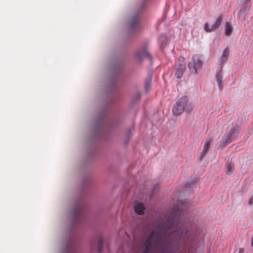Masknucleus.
Listing matches in <instances>:
<instances>
[{
	"label": "nucleus",
	"instance_id": "21",
	"mask_svg": "<svg viewBox=\"0 0 253 253\" xmlns=\"http://www.w3.org/2000/svg\"><path fill=\"white\" fill-rule=\"evenodd\" d=\"M166 39V37L165 35H162L161 37H160V40H165Z\"/></svg>",
	"mask_w": 253,
	"mask_h": 253
},
{
	"label": "nucleus",
	"instance_id": "6",
	"mask_svg": "<svg viewBox=\"0 0 253 253\" xmlns=\"http://www.w3.org/2000/svg\"><path fill=\"white\" fill-rule=\"evenodd\" d=\"M84 207L81 203H78L74 208L73 216L75 222H77L83 215Z\"/></svg>",
	"mask_w": 253,
	"mask_h": 253
},
{
	"label": "nucleus",
	"instance_id": "9",
	"mask_svg": "<svg viewBox=\"0 0 253 253\" xmlns=\"http://www.w3.org/2000/svg\"><path fill=\"white\" fill-rule=\"evenodd\" d=\"M144 209L145 208L144 205L141 203H137L134 206V211L135 212L140 215L143 214Z\"/></svg>",
	"mask_w": 253,
	"mask_h": 253
},
{
	"label": "nucleus",
	"instance_id": "20",
	"mask_svg": "<svg viewBox=\"0 0 253 253\" xmlns=\"http://www.w3.org/2000/svg\"><path fill=\"white\" fill-rule=\"evenodd\" d=\"M244 251V249L242 248H240L238 251V253H243Z\"/></svg>",
	"mask_w": 253,
	"mask_h": 253
},
{
	"label": "nucleus",
	"instance_id": "13",
	"mask_svg": "<svg viewBox=\"0 0 253 253\" xmlns=\"http://www.w3.org/2000/svg\"><path fill=\"white\" fill-rule=\"evenodd\" d=\"M216 80L218 84V86L219 88H221L222 87V75L221 72L217 73L216 76Z\"/></svg>",
	"mask_w": 253,
	"mask_h": 253
},
{
	"label": "nucleus",
	"instance_id": "1",
	"mask_svg": "<svg viewBox=\"0 0 253 253\" xmlns=\"http://www.w3.org/2000/svg\"><path fill=\"white\" fill-rule=\"evenodd\" d=\"M186 209V204L180 203L165 215V219L147 224L144 228V237H185L189 232V224L184 219L182 211Z\"/></svg>",
	"mask_w": 253,
	"mask_h": 253
},
{
	"label": "nucleus",
	"instance_id": "23",
	"mask_svg": "<svg viewBox=\"0 0 253 253\" xmlns=\"http://www.w3.org/2000/svg\"><path fill=\"white\" fill-rule=\"evenodd\" d=\"M251 245L253 247V238H252V242H251Z\"/></svg>",
	"mask_w": 253,
	"mask_h": 253
},
{
	"label": "nucleus",
	"instance_id": "16",
	"mask_svg": "<svg viewBox=\"0 0 253 253\" xmlns=\"http://www.w3.org/2000/svg\"><path fill=\"white\" fill-rule=\"evenodd\" d=\"M103 238H100L98 247V251L99 253H101L103 250Z\"/></svg>",
	"mask_w": 253,
	"mask_h": 253
},
{
	"label": "nucleus",
	"instance_id": "11",
	"mask_svg": "<svg viewBox=\"0 0 253 253\" xmlns=\"http://www.w3.org/2000/svg\"><path fill=\"white\" fill-rule=\"evenodd\" d=\"M229 54V50L228 48H226L224 49L223 53L220 58V62L221 63H224L227 59Z\"/></svg>",
	"mask_w": 253,
	"mask_h": 253
},
{
	"label": "nucleus",
	"instance_id": "12",
	"mask_svg": "<svg viewBox=\"0 0 253 253\" xmlns=\"http://www.w3.org/2000/svg\"><path fill=\"white\" fill-rule=\"evenodd\" d=\"M151 239L152 238H147L145 244V248L142 253H149L152 246L151 243Z\"/></svg>",
	"mask_w": 253,
	"mask_h": 253
},
{
	"label": "nucleus",
	"instance_id": "5",
	"mask_svg": "<svg viewBox=\"0 0 253 253\" xmlns=\"http://www.w3.org/2000/svg\"><path fill=\"white\" fill-rule=\"evenodd\" d=\"M223 20V18L221 16L218 17L215 22L212 24L211 27H209V25L207 23L204 24V30L207 32H211L219 27L221 25V22Z\"/></svg>",
	"mask_w": 253,
	"mask_h": 253
},
{
	"label": "nucleus",
	"instance_id": "17",
	"mask_svg": "<svg viewBox=\"0 0 253 253\" xmlns=\"http://www.w3.org/2000/svg\"><path fill=\"white\" fill-rule=\"evenodd\" d=\"M234 169V166L230 164L227 166V174H231L233 172Z\"/></svg>",
	"mask_w": 253,
	"mask_h": 253
},
{
	"label": "nucleus",
	"instance_id": "3",
	"mask_svg": "<svg viewBox=\"0 0 253 253\" xmlns=\"http://www.w3.org/2000/svg\"><path fill=\"white\" fill-rule=\"evenodd\" d=\"M238 136V127L237 126H234L222 137L220 141V146L222 147H225L228 143L237 139Z\"/></svg>",
	"mask_w": 253,
	"mask_h": 253
},
{
	"label": "nucleus",
	"instance_id": "18",
	"mask_svg": "<svg viewBox=\"0 0 253 253\" xmlns=\"http://www.w3.org/2000/svg\"><path fill=\"white\" fill-rule=\"evenodd\" d=\"M151 78L146 80V83H145L146 90H148L150 88V85H151Z\"/></svg>",
	"mask_w": 253,
	"mask_h": 253
},
{
	"label": "nucleus",
	"instance_id": "4",
	"mask_svg": "<svg viewBox=\"0 0 253 253\" xmlns=\"http://www.w3.org/2000/svg\"><path fill=\"white\" fill-rule=\"evenodd\" d=\"M192 63L189 62L188 63V68L189 69L193 68L195 70V72L197 73L198 69H200L202 65V61L201 57L199 55L196 54L192 56Z\"/></svg>",
	"mask_w": 253,
	"mask_h": 253
},
{
	"label": "nucleus",
	"instance_id": "22",
	"mask_svg": "<svg viewBox=\"0 0 253 253\" xmlns=\"http://www.w3.org/2000/svg\"><path fill=\"white\" fill-rule=\"evenodd\" d=\"M243 12V9H241L240 10L239 14H241Z\"/></svg>",
	"mask_w": 253,
	"mask_h": 253
},
{
	"label": "nucleus",
	"instance_id": "7",
	"mask_svg": "<svg viewBox=\"0 0 253 253\" xmlns=\"http://www.w3.org/2000/svg\"><path fill=\"white\" fill-rule=\"evenodd\" d=\"M211 141L209 138L207 139L205 143L203 150L201 154V159L208 153L209 149L211 145Z\"/></svg>",
	"mask_w": 253,
	"mask_h": 253
},
{
	"label": "nucleus",
	"instance_id": "2",
	"mask_svg": "<svg viewBox=\"0 0 253 253\" xmlns=\"http://www.w3.org/2000/svg\"><path fill=\"white\" fill-rule=\"evenodd\" d=\"M194 108L192 104H188L187 96L180 98L173 106L172 113L174 116H178L181 115L184 110L190 112Z\"/></svg>",
	"mask_w": 253,
	"mask_h": 253
},
{
	"label": "nucleus",
	"instance_id": "14",
	"mask_svg": "<svg viewBox=\"0 0 253 253\" xmlns=\"http://www.w3.org/2000/svg\"><path fill=\"white\" fill-rule=\"evenodd\" d=\"M138 22V16L137 15L134 16L129 23V29H133L136 27Z\"/></svg>",
	"mask_w": 253,
	"mask_h": 253
},
{
	"label": "nucleus",
	"instance_id": "10",
	"mask_svg": "<svg viewBox=\"0 0 253 253\" xmlns=\"http://www.w3.org/2000/svg\"><path fill=\"white\" fill-rule=\"evenodd\" d=\"M233 31V27L232 25L229 23L227 22L225 24V34L226 36H229L231 35Z\"/></svg>",
	"mask_w": 253,
	"mask_h": 253
},
{
	"label": "nucleus",
	"instance_id": "19",
	"mask_svg": "<svg viewBox=\"0 0 253 253\" xmlns=\"http://www.w3.org/2000/svg\"><path fill=\"white\" fill-rule=\"evenodd\" d=\"M253 204V198L252 197L250 198L248 201V205L252 206Z\"/></svg>",
	"mask_w": 253,
	"mask_h": 253
},
{
	"label": "nucleus",
	"instance_id": "15",
	"mask_svg": "<svg viewBox=\"0 0 253 253\" xmlns=\"http://www.w3.org/2000/svg\"><path fill=\"white\" fill-rule=\"evenodd\" d=\"M147 57L150 59V61H152V57L150 53L146 50L143 51L142 53V55H140L139 54H137V57L139 59L141 60L142 58V57Z\"/></svg>",
	"mask_w": 253,
	"mask_h": 253
},
{
	"label": "nucleus",
	"instance_id": "8",
	"mask_svg": "<svg viewBox=\"0 0 253 253\" xmlns=\"http://www.w3.org/2000/svg\"><path fill=\"white\" fill-rule=\"evenodd\" d=\"M185 69V65L179 64L175 73V76L177 78L180 79L182 76Z\"/></svg>",
	"mask_w": 253,
	"mask_h": 253
}]
</instances>
